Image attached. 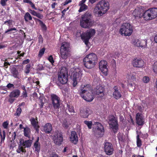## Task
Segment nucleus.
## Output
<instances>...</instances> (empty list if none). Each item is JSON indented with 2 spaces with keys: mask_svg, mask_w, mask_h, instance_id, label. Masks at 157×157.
Wrapping results in <instances>:
<instances>
[{
  "mask_svg": "<svg viewBox=\"0 0 157 157\" xmlns=\"http://www.w3.org/2000/svg\"><path fill=\"white\" fill-rule=\"evenodd\" d=\"M45 49L44 48H43L40 49L39 51L38 56L40 57H41L44 54Z\"/></svg>",
  "mask_w": 157,
  "mask_h": 157,
  "instance_id": "obj_45",
  "label": "nucleus"
},
{
  "mask_svg": "<svg viewBox=\"0 0 157 157\" xmlns=\"http://www.w3.org/2000/svg\"><path fill=\"white\" fill-rule=\"evenodd\" d=\"M42 129L45 133H49L52 130V124L50 123H47L43 127Z\"/></svg>",
  "mask_w": 157,
  "mask_h": 157,
  "instance_id": "obj_25",
  "label": "nucleus"
},
{
  "mask_svg": "<svg viewBox=\"0 0 157 157\" xmlns=\"http://www.w3.org/2000/svg\"><path fill=\"white\" fill-rule=\"evenodd\" d=\"M29 11L32 15L34 16H36V15L37 13L35 11L32 10L31 9H29Z\"/></svg>",
  "mask_w": 157,
  "mask_h": 157,
  "instance_id": "obj_52",
  "label": "nucleus"
},
{
  "mask_svg": "<svg viewBox=\"0 0 157 157\" xmlns=\"http://www.w3.org/2000/svg\"><path fill=\"white\" fill-rule=\"evenodd\" d=\"M104 148L105 152L107 155H110L113 153L114 149L111 143L108 142L105 143Z\"/></svg>",
  "mask_w": 157,
  "mask_h": 157,
  "instance_id": "obj_15",
  "label": "nucleus"
},
{
  "mask_svg": "<svg viewBox=\"0 0 157 157\" xmlns=\"http://www.w3.org/2000/svg\"><path fill=\"white\" fill-rule=\"evenodd\" d=\"M31 124L35 129L37 131L39 130V126L38 125V122L37 119H35L34 118H32L30 119Z\"/></svg>",
  "mask_w": 157,
  "mask_h": 157,
  "instance_id": "obj_26",
  "label": "nucleus"
},
{
  "mask_svg": "<svg viewBox=\"0 0 157 157\" xmlns=\"http://www.w3.org/2000/svg\"><path fill=\"white\" fill-rule=\"evenodd\" d=\"M24 135L25 136L29 138L30 136V129L28 127H26L24 128Z\"/></svg>",
  "mask_w": 157,
  "mask_h": 157,
  "instance_id": "obj_32",
  "label": "nucleus"
},
{
  "mask_svg": "<svg viewBox=\"0 0 157 157\" xmlns=\"http://www.w3.org/2000/svg\"><path fill=\"white\" fill-rule=\"evenodd\" d=\"M86 0H82L80 2L79 4V6L85 5L84 3Z\"/></svg>",
  "mask_w": 157,
  "mask_h": 157,
  "instance_id": "obj_59",
  "label": "nucleus"
},
{
  "mask_svg": "<svg viewBox=\"0 0 157 157\" xmlns=\"http://www.w3.org/2000/svg\"><path fill=\"white\" fill-rule=\"evenodd\" d=\"M132 32V26L128 23H124L122 24L119 30V33L121 36H131Z\"/></svg>",
  "mask_w": 157,
  "mask_h": 157,
  "instance_id": "obj_4",
  "label": "nucleus"
},
{
  "mask_svg": "<svg viewBox=\"0 0 157 157\" xmlns=\"http://www.w3.org/2000/svg\"><path fill=\"white\" fill-rule=\"evenodd\" d=\"M132 64L135 67L141 68L144 65V63L141 59H136L132 61Z\"/></svg>",
  "mask_w": 157,
  "mask_h": 157,
  "instance_id": "obj_18",
  "label": "nucleus"
},
{
  "mask_svg": "<svg viewBox=\"0 0 157 157\" xmlns=\"http://www.w3.org/2000/svg\"><path fill=\"white\" fill-rule=\"evenodd\" d=\"M36 16L40 19H42L43 17V15L38 13H37Z\"/></svg>",
  "mask_w": 157,
  "mask_h": 157,
  "instance_id": "obj_53",
  "label": "nucleus"
},
{
  "mask_svg": "<svg viewBox=\"0 0 157 157\" xmlns=\"http://www.w3.org/2000/svg\"><path fill=\"white\" fill-rule=\"evenodd\" d=\"M71 2V0H66V1L64 3H63L62 4L63 6H65L68 4L69 3Z\"/></svg>",
  "mask_w": 157,
  "mask_h": 157,
  "instance_id": "obj_56",
  "label": "nucleus"
},
{
  "mask_svg": "<svg viewBox=\"0 0 157 157\" xmlns=\"http://www.w3.org/2000/svg\"><path fill=\"white\" fill-rule=\"evenodd\" d=\"M32 141L31 140H20V144L23 147H25V148L29 147H30L32 144Z\"/></svg>",
  "mask_w": 157,
  "mask_h": 157,
  "instance_id": "obj_22",
  "label": "nucleus"
},
{
  "mask_svg": "<svg viewBox=\"0 0 157 157\" xmlns=\"http://www.w3.org/2000/svg\"><path fill=\"white\" fill-rule=\"evenodd\" d=\"M109 124L110 127L115 133L118 129V124L117 119L114 116H110L109 117Z\"/></svg>",
  "mask_w": 157,
  "mask_h": 157,
  "instance_id": "obj_11",
  "label": "nucleus"
},
{
  "mask_svg": "<svg viewBox=\"0 0 157 157\" xmlns=\"http://www.w3.org/2000/svg\"><path fill=\"white\" fill-rule=\"evenodd\" d=\"M23 89L24 90L22 92L21 96L23 98H26L27 97V93L25 86L23 87Z\"/></svg>",
  "mask_w": 157,
  "mask_h": 157,
  "instance_id": "obj_40",
  "label": "nucleus"
},
{
  "mask_svg": "<svg viewBox=\"0 0 157 157\" xmlns=\"http://www.w3.org/2000/svg\"><path fill=\"white\" fill-rule=\"evenodd\" d=\"M84 123L87 125L89 128L91 129V128L92 124V123L91 121H84Z\"/></svg>",
  "mask_w": 157,
  "mask_h": 157,
  "instance_id": "obj_38",
  "label": "nucleus"
},
{
  "mask_svg": "<svg viewBox=\"0 0 157 157\" xmlns=\"http://www.w3.org/2000/svg\"><path fill=\"white\" fill-rule=\"evenodd\" d=\"M0 136L1 138V142H4L6 137V132L5 130L2 131H2L0 128Z\"/></svg>",
  "mask_w": 157,
  "mask_h": 157,
  "instance_id": "obj_34",
  "label": "nucleus"
},
{
  "mask_svg": "<svg viewBox=\"0 0 157 157\" xmlns=\"http://www.w3.org/2000/svg\"><path fill=\"white\" fill-rule=\"evenodd\" d=\"M74 59L72 57H70L69 58V61L68 63L69 64H72L74 62Z\"/></svg>",
  "mask_w": 157,
  "mask_h": 157,
  "instance_id": "obj_60",
  "label": "nucleus"
},
{
  "mask_svg": "<svg viewBox=\"0 0 157 157\" xmlns=\"http://www.w3.org/2000/svg\"><path fill=\"white\" fill-rule=\"evenodd\" d=\"M80 89L79 94L85 100L89 102L93 100L94 97L89 85H82Z\"/></svg>",
  "mask_w": 157,
  "mask_h": 157,
  "instance_id": "obj_1",
  "label": "nucleus"
},
{
  "mask_svg": "<svg viewBox=\"0 0 157 157\" xmlns=\"http://www.w3.org/2000/svg\"><path fill=\"white\" fill-rule=\"evenodd\" d=\"M136 123L139 125H142L144 123V117L141 113H138L136 115Z\"/></svg>",
  "mask_w": 157,
  "mask_h": 157,
  "instance_id": "obj_19",
  "label": "nucleus"
},
{
  "mask_svg": "<svg viewBox=\"0 0 157 157\" xmlns=\"http://www.w3.org/2000/svg\"><path fill=\"white\" fill-rule=\"evenodd\" d=\"M39 138L38 137L36 141L34 144V148L35 153L37 154L40 150V144L39 143Z\"/></svg>",
  "mask_w": 157,
  "mask_h": 157,
  "instance_id": "obj_27",
  "label": "nucleus"
},
{
  "mask_svg": "<svg viewBox=\"0 0 157 157\" xmlns=\"http://www.w3.org/2000/svg\"><path fill=\"white\" fill-rule=\"evenodd\" d=\"M30 61L29 59H28L26 60H25L23 61L22 63L23 64H26L28 63Z\"/></svg>",
  "mask_w": 157,
  "mask_h": 157,
  "instance_id": "obj_61",
  "label": "nucleus"
},
{
  "mask_svg": "<svg viewBox=\"0 0 157 157\" xmlns=\"http://www.w3.org/2000/svg\"><path fill=\"white\" fill-rule=\"evenodd\" d=\"M128 87H132V89H134L135 88V86L134 84L132 83H130L128 85Z\"/></svg>",
  "mask_w": 157,
  "mask_h": 157,
  "instance_id": "obj_62",
  "label": "nucleus"
},
{
  "mask_svg": "<svg viewBox=\"0 0 157 157\" xmlns=\"http://www.w3.org/2000/svg\"><path fill=\"white\" fill-rule=\"evenodd\" d=\"M80 7L78 10L79 12H81L87 9L88 6L86 5L79 6Z\"/></svg>",
  "mask_w": 157,
  "mask_h": 157,
  "instance_id": "obj_37",
  "label": "nucleus"
},
{
  "mask_svg": "<svg viewBox=\"0 0 157 157\" xmlns=\"http://www.w3.org/2000/svg\"><path fill=\"white\" fill-rule=\"evenodd\" d=\"M9 125V123L7 121L4 122L2 123V125L3 128L5 129H7Z\"/></svg>",
  "mask_w": 157,
  "mask_h": 157,
  "instance_id": "obj_47",
  "label": "nucleus"
},
{
  "mask_svg": "<svg viewBox=\"0 0 157 157\" xmlns=\"http://www.w3.org/2000/svg\"><path fill=\"white\" fill-rule=\"evenodd\" d=\"M95 33V30L94 29H90L82 35V39L87 46H89V40L91 37L94 35Z\"/></svg>",
  "mask_w": 157,
  "mask_h": 157,
  "instance_id": "obj_9",
  "label": "nucleus"
},
{
  "mask_svg": "<svg viewBox=\"0 0 157 157\" xmlns=\"http://www.w3.org/2000/svg\"><path fill=\"white\" fill-rule=\"evenodd\" d=\"M24 18L25 21L26 22H28L29 20H31L32 19L31 16L28 12L25 13L24 16Z\"/></svg>",
  "mask_w": 157,
  "mask_h": 157,
  "instance_id": "obj_33",
  "label": "nucleus"
},
{
  "mask_svg": "<svg viewBox=\"0 0 157 157\" xmlns=\"http://www.w3.org/2000/svg\"><path fill=\"white\" fill-rule=\"evenodd\" d=\"M6 87L9 89H10L11 88L14 89L15 87L14 86L13 84L10 83L8 84L6 86Z\"/></svg>",
  "mask_w": 157,
  "mask_h": 157,
  "instance_id": "obj_48",
  "label": "nucleus"
},
{
  "mask_svg": "<svg viewBox=\"0 0 157 157\" xmlns=\"http://www.w3.org/2000/svg\"><path fill=\"white\" fill-rule=\"evenodd\" d=\"M16 133L17 132H14L13 133H12V140L13 141H11V142L13 143H14V140L16 139Z\"/></svg>",
  "mask_w": 157,
  "mask_h": 157,
  "instance_id": "obj_41",
  "label": "nucleus"
},
{
  "mask_svg": "<svg viewBox=\"0 0 157 157\" xmlns=\"http://www.w3.org/2000/svg\"><path fill=\"white\" fill-rule=\"evenodd\" d=\"M20 91L18 89H15L11 91L10 94V98H17L20 95Z\"/></svg>",
  "mask_w": 157,
  "mask_h": 157,
  "instance_id": "obj_24",
  "label": "nucleus"
},
{
  "mask_svg": "<svg viewBox=\"0 0 157 157\" xmlns=\"http://www.w3.org/2000/svg\"><path fill=\"white\" fill-rule=\"evenodd\" d=\"M16 30H17V29L16 28H11V29H8L7 30H6V31L5 32V33H7L10 32L9 33V34H10L12 33L11 32H12V31H16Z\"/></svg>",
  "mask_w": 157,
  "mask_h": 157,
  "instance_id": "obj_49",
  "label": "nucleus"
},
{
  "mask_svg": "<svg viewBox=\"0 0 157 157\" xmlns=\"http://www.w3.org/2000/svg\"><path fill=\"white\" fill-rule=\"evenodd\" d=\"M15 99L14 98H10L8 100L9 102L10 103H12L15 101Z\"/></svg>",
  "mask_w": 157,
  "mask_h": 157,
  "instance_id": "obj_55",
  "label": "nucleus"
},
{
  "mask_svg": "<svg viewBox=\"0 0 157 157\" xmlns=\"http://www.w3.org/2000/svg\"><path fill=\"white\" fill-rule=\"evenodd\" d=\"M152 69L154 72L157 74V61L154 63L152 67Z\"/></svg>",
  "mask_w": 157,
  "mask_h": 157,
  "instance_id": "obj_39",
  "label": "nucleus"
},
{
  "mask_svg": "<svg viewBox=\"0 0 157 157\" xmlns=\"http://www.w3.org/2000/svg\"><path fill=\"white\" fill-rule=\"evenodd\" d=\"M36 21L39 22L40 23V24L42 25H44V24H43V22L41 20H39V19H38L37 18V20H36Z\"/></svg>",
  "mask_w": 157,
  "mask_h": 157,
  "instance_id": "obj_64",
  "label": "nucleus"
},
{
  "mask_svg": "<svg viewBox=\"0 0 157 157\" xmlns=\"http://www.w3.org/2000/svg\"><path fill=\"white\" fill-rule=\"evenodd\" d=\"M53 140L56 144L60 145L63 141V137L61 133L58 131L56 132L54 135Z\"/></svg>",
  "mask_w": 157,
  "mask_h": 157,
  "instance_id": "obj_14",
  "label": "nucleus"
},
{
  "mask_svg": "<svg viewBox=\"0 0 157 157\" xmlns=\"http://www.w3.org/2000/svg\"><path fill=\"white\" fill-rule=\"evenodd\" d=\"M142 80L144 83H147L149 82L150 79L148 77L145 76L143 77Z\"/></svg>",
  "mask_w": 157,
  "mask_h": 157,
  "instance_id": "obj_42",
  "label": "nucleus"
},
{
  "mask_svg": "<svg viewBox=\"0 0 157 157\" xmlns=\"http://www.w3.org/2000/svg\"><path fill=\"white\" fill-rule=\"evenodd\" d=\"M90 113L89 111L88 110H81L80 111V114L82 117L84 118H86L88 117Z\"/></svg>",
  "mask_w": 157,
  "mask_h": 157,
  "instance_id": "obj_29",
  "label": "nucleus"
},
{
  "mask_svg": "<svg viewBox=\"0 0 157 157\" xmlns=\"http://www.w3.org/2000/svg\"><path fill=\"white\" fill-rule=\"evenodd\" d=\"M144 8L143 7H137L133 11L132 15L136 18H140L142 17H144Z\"/></svg>",
  "mask_w": 157,
  "mask_h": 157,
  "instance_id": "obj_12",
  "label": "nucleus"
},
{
  "mask_svg": "<svg viewBox=\"0 0 157 157\" xmlns=\"http://www.w3.org/2000/svg\"><path fill=\"white\" fill-rule=\"evenodd\" d=\"M69 7H68L66 9H64L62 11V13L63 14H64L68 10Z\"/></svg>",
  "mask_w": 157,
  "mask_h": 157,
  "instance_id": "obj_63",
  "label": "nucleus"
},
{
  "mask_svg": "<svg viewBox=\"0 0 157 157\" xmlns=\"http://www.w3.org/2000/svg\"><path fill=\"white\" fill-rule=\"evenodd\" d=\"M86 57L94 63V64H95L97 61V57L95 54L91 53L87 55Z\"/></svg>",
  "mask_w": 157,
  "mask_h": 157,
  "instance_id": "obj_23",
  "label": "nucleus"
},
{
  "mask_svg": "<svg viewBox=\"0 0 157 157\" xmlns=\"http://www.w3.org/2000/svg\"><path fill=\"white\" fill-rule=\"evenodd\" d=\"M29 4L33 9L35 10H37V8L35 7L34 4L32 2H30V3Z\"/></svg>",
  "mask_w": 157,
  "mask_h": 157,
  "instance_id": "obj_58",
  "label": "nucleus"
},
{
  "mask_svg": "<svg viewBox=\"0 0 157 157\" xmlns=\"http://www.w3.org/2000/svg\"><path fill=\"white\" fill-rule=\"evenodd\" d=\"M69 123L67 122V121L66 120L64 119L63 122V125L64 127L65 128H67L69 125Z\"/></svg>",
  "mask_w": 157,
  "mask_h": 157,
  "instance_id": "obj_43",
  "label": "nucleus"
},
{
  "mask_svg": "<svg viewBox=\"0 0 157 157\" xmlns=\"http://www.w3.org/2000/svg\"><path fill=\"white\" fill-rule=\"evenodd\" d=\"M30 65L29 64H27L26 65L25 73L26 74H28L29 72L30 68Z\"/></svg>",
  "mask_w": 157,
  "mask_h": 157,
  "instance_id": "obj_46",
  "label": "nucleus"
},
{
  "mask_svg": "<svg viewBox=\"0 0 157 157\" xmlns=\"http://www.w3.org/2000/svg\"><path fill=\"white\" fill-rule=\"evenodd\" d=\"M136 144L138 147H140L142 145L141 140L139 138V135L138 134L136 136Z\"/></svg>",
  "mask_w": 157,
  "mask_h": 157,
  "instance_id": "obj_36",
  "label": "nucleus"
},
{
  "mask_svg": "<svg viewBox=\"0 0 157 157\" xmlns=\"http://www.w3.org/2000/svg\"><path fill=\"white\" fill-rule=\"evenodd\" d=\"M11 72L13 76L15 78H19V74L18 71L15 68H13L11 70Z\"/></svg>",
  "mask_w": 157,
  "mask_h": 157,
  "instance_id": "obj_31",
  "label": "nucleus"
},
{
  "mask_svg": "<svg viewBox=\"0 0 157 157\" xmlns=\"http://www.w3.org/2000/svg\"><path fill=\"white\" fill-rule=\"evenodd\" d=\"M8 0H1L0 4L2 6H5L6 5V2Z\"/></svg>",
  "mask_w": 157,
  "mask_h": 157,
  "instance_id": "obj_50",
  "label": "nucleus"
},
{
  "mask_svg": "<svg viewBox=\"0 0 157 157\" xmlns=\"http://www.w3.org/2000/svg\"><path fill=\"white\" fill-rule=\"evenodd\" d=\"M21 112V108H18L15 114V115L19 116Z\"/></svg>",
  "mask_w": 157,
  "mask_h": 157,
  "instance_id": "obj_44",
  "label": "nucleus"
},
{
  "mask_svg": "<svg viewBox=\"0 0 157 157\" xmlns=\"http://www.w3.org/2000/svg\"><path fill=\"white\" fill-rule=\"evenodd\" d=\"M99 68L105 75H107L108 69L106 61L101 60L99 63Z\"/></svg>",
  "mask_w": 157,
  "mask_h": 157,
  "instance_id": "obj_17",
  "label": "nucleus"
},
{
  "mask_svg": "<svg viewBox=\"0 0 157 157\" xmlns=\"http://www.w3.org/2000/svg\"><path fill=\"white\" fill-rule=\"evenodd\" d=\"M69 44L66 42H63L60 50V57L63 59H65L70 56L69 52Z\"/></svg>",
  "mask_w": 157,
  "mask_h": 157,
  "instance_id": "obj_7",
  "label": "nucleus"
},
{
  "mask_svg": "<svg viewBox=\"0 0 157 157\" xmlns=\"http://www.w3.org/2000/svg\"><path fill=\"white\" fill-rule=\"evenodd\" d=\"M114 89V91L113 94V96L116 99H119L121 97V95L120 92L118 90L117 87H115Z\"/></svg>",
  "mask_w": 157,
  "mask_h": 157,
  "instance_id": "obj_28",
  "label": "nucleus"
},
{
  "mask_svg": "<svg viewBox=\"0 0 157 157\" xmlns=\"http://www.w3.org/2000/svg\"><path fill=\"white\" fill-rule=\"evenodd\" d=\"M48 60L49 61L52 63L54 62V61L53 60V58L52 56H50L48 59Z\"/></svg>",
  "mask_w": 157,
  "mask_h": 157,
  "instance_id": "obj_57",
  "label": "nucleus"
},
{
  "mask_svg": "<svg viewBox=\"0 0 157 157\" xmlns=\"http://www.w3.org/2000/svg\"><path fill=\"white\" fill-rule=\"evenodd\" d=\"M67 73L66 67H63L61 69L58 75V81L60 83L64 84L67 82L68 78Z\"/></svg>",
  "mask_w": 157,
  "mask_h": 157,
  "instance_id": "obj_5",
  "label": "nucleus"
},
{
  "mask_svg": "<svg viewBox=\"0 0 157 157\" xmlns=\"http://www.w3.org/2000/svg\"><path fill=\"white\" fill-rule=\"evenodd\" d=\"M38 41L40 43L42 44L43 41V39L41 36L40 35L38 37Z\"/></svg>",
  "mask_w": 157,
  "mask_h": 157,
  "instance_id": "obj_54",
  "label": "nucleus"
},
{
  "mask_svg": "<svg viewBox=\"0 0 157 157\" xmlns=\"http://www.w3.org/2000/svg\"><path fill=\"white\" fill-rule=\"evenodd\" d=\"M82 71L80 69L77 68L75 69L73 72V81L74 86H75L78 82L80 80L82 75Z\"/></svg>",
  "mask_w": 157,
  "mask_h": 157,
  "instance_id": "obj_10",
  "label": "nucleus"
},
{
  "mask_svg": "<svg viewBox=\"0 0 157 157\" xmlns=\"http://www.w3.org/2000/svg\"><path fill=\"white\" fill-rule=\"evenodd\" d=\"M67 106L69 112H71V113H75V111L73 109V107L70 106V105H68Z\"/></svg>",
  "mask_w": 157,
  "mask_h": 157,
  "instance_id": "obj_51",
  "label": "nucleus"
},
{
  "mask_svg": "<svg viewBox=\"0 0 157 157\" xmlns=\"http://www.w3.org/2000/svg\"><path fill=\"white\" fill-rule=\"evenodd\" d=\"M70 140L74 144H76L78 141L77 135L75 131H72L70 136Z\"/></svg>",
  "mask_w": 157,
  "mask_h": 157,
  "instance_id": "obj_21",
  "label": "nucleus"
},
{
  "mask_svg": "<svg viewBox=\"0 0 157 157\" xmlns=\"http://www.w3.org/2000/svg\"><path fill=\"white\" fill-rule=\"evenodd\" d=\"M132 44L137 47L144 48L147 46V40H140L138 39H136L132 40Z\"/></svg>",
  "mask_w": 157,
  "mask_h": 157,
  "instance_id": "obj_16",
  "label": "nucleus"
},
{
  "mask_svg": "<svg viewBox=\"0 0 157 157\" xmlns=\"http://www.w3.org/2000/svg\"><path fill=\"white\" fill-rule=\"evenodd\" d=\"M52 104L55 109H58L61 103L60 98L55 94L51 96Z\"/></svg>",
  "mask_w": 157,
  "mask_h": 157,
  "instance_id": "obj_13",
  "label": "nucleus"
},
{
  "mask_svg": "<svg viewBox=\"0 0 157 157\" xmlns=\"http://www.w3.org/2000/svg\"><path fill=\"white\" fill-rule=\"evenodd\" d=\"M17 152L18 153H20L21 152H26V150L24 149V147L21 145H20L18 146V148L16 150Z\"/></svg>",
  "mask_w": 157,
  "mask_h": 157,
  "instance_id": "obj_35",
  "label": "nucleus"
},
{
  "mask_svg": "<svg viewBox=\"0 0 157 157\" xmlns=\"http://www.w3.org/2000/svg\"><path fill=\"white\" fill-rule=\"evenodd\" d=\"M94 90L96 94L98 95L103 93L104 90L103 87L100 85L97 86Z\"/></svg>",
  "mask_w": 157,
  "mask_h": 157,
  "instance_id": "obj_30",
  "label": "nucleus"
},
{
  "mask_svg": "<svg viewBox=\"0 0 157 157\" xmlns=\"http://www.w3.org/2000/svg\"><path fill=\"white\" fill-rule=\"evenodd\" d=\"M109 9V4L105 0H101L96 4L94 13L98 16H101L106 13Z\"/></svg>",
  "mask_w": 157,
  "mask_h": 157,
  "instance_id": "obj_2",
  "label": "nucleus"
},
{
  "mask_svg": "<svg viewBox=\"0 0 157 157\" xmlns=\"http://www.w3.org/2000/svg\"><path fill=\"white\" fill-rule=\"evenodd\" d=\"M92 14L90 12L87 11L81 17L80 25L82 28H87L90 27L92 25L91 18Z\"/></svg>",
  "mask_w": 157,
  "mask_h": 157,
  "instance_id": "obj_3",
  "label": "nucleus"
},
{
  "mask_svg": "<svg viewBox=\"0 0 157 157\" xmlns=\"http://www.w3.org/2000/svg\"><path fill=\"white\" fill-rule=\"evenodd\" d=\"M157 17V8H153L146 11L144 13V18L146 20H152Z\"/></svg>",
  "mask_w": 157,
  "mask_h": 157,
  "instance_id": "obj_6",
  "label": "nucleus"
},
{
  "mask_svg": "<svg viewBox=\"0 0 157 157\" xmlns=\"http://www.w3.org/2000/svg\"><path fill=\"white\" fill-rule=\"evenodd\" d=\"M83 61L85 67L87 68H91L95 66V65L94 64V63L86 57L84 58Z\"/></svg>",
  "mask_w": 157,
  "mask_h": 157,
  "instance_id": "obj_20",
  "label": "nucleus"
},
{
  "mask_svg": "<svg viewBox=\"0 0 157 157\" xmlns=\"http://www.w3.org/2000/svg\"><path fill=\"white\" fill-rule=\"evenodd\" d=\"M93 132L95 135L101 137L104 134V130L102 125L100 123L96 122L93 125Z\"/></svg>",
  "mask_w": 157,
  "mask_h": 157,
  "instance_id": "obj_8",
  "label": "nucleus"
}]
</instances>
